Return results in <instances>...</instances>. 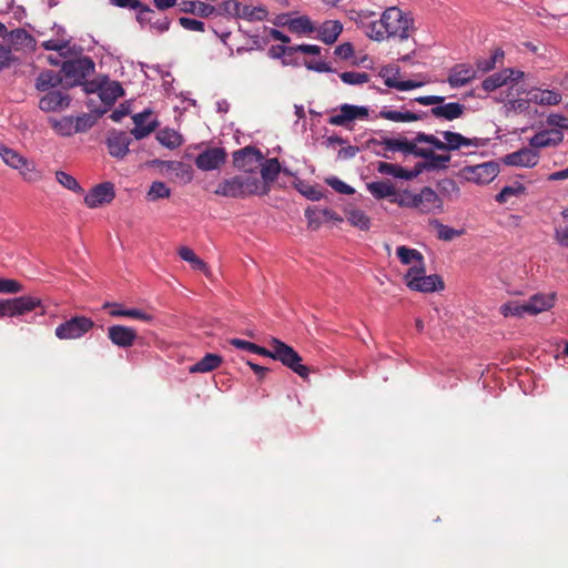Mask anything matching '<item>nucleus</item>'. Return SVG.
Here are the masks:
<instances>
[{
  "label": "nucleus",
  "instance_id": "f03ea898",
  "mask_svg": "<svg viewBox=\"0 0 568 568\" xmlns=\"http://www.w3.org/2000/svg\"><path fill=\"white\" fill-rule=\"evenodd\" d=\"M264 183H260L256 175L240 174L221 181L215 190V194L244 199L251 195H260V189Z\"/></svg>",
  "mask_w": 568,
  "mask_h": 568
},
{
  "label": "nucleus",
  "instance_id": "7ed1b4c3",
  "mask_svg": "<svg viewBox=\"0 0 568 568\" xmlns=\"http://www.w3.org/2000/svg\"><path fill=\"white\" fill-rule=\"evenodd\" d=\"M442 135L445 141L439 140L434 134H427L424 132H418L416 134L417 142H425L432 145L434 149L439 151H456L460 148H469V146H484L486 144V140L480 138H466L460 133H456L453 131H443Z\"/></svg>",
  "mask_w": 568,
  "mask_h": 568
},
{
  "label": "nucleus",
  "instance_id": "a19ab883",
  "mask_svg": "<svg viewBox=\"0 0 568 568\" xmlns=\"http://www.w3.org/2000/svg\"><path fill=\"white\" fill-rule=\"evenodd\" d=\"M233 6L236 9L237 14L250 21H262L267 16V10L263 7L244 6L240 12V4L237 2H233Z\"/></svg>",
  "mask_w": 568,
  "mask_h": 568
},
{
  "label": "nucleus",
  "instance_id": "de8ad7c7",
  "mask_svg": "<svg viewBox=\"0 0 568 568\" xmlns=\"http://www.w3.org/2000/svg\"><path fill=\"white\" fill-rule=\"evenodd\" d=\"M230 344L233 345L236 348L245 349V351H248L251 353L258 354V355H262V356H265V357H270V355H271V349H267L265 347H262L260 345H256L254 343H251V342H247V341H244V339L232 338L230 341Z\"/></svg>",
  "mask_w": 568,
  "mask_h": 568
},
{
  "label": "nucleus",
  "instance_id": "dca6fc26",
  "mask_svg": "<svg viewBox=\"0 0 568 568\" xmlns=\"http://www.w3.org/2000/svg\"><path fill=\"white\" fill-rule=\"evenodd\" d=\"M115 197L114 185L111 182H103L93 186L84 196V204L94 209L111 203Z\"/></svg>",
  "mask_w": 568,
  "mask_h": 568
},
{
  "label": "nucleus",
  "instance_id": "ddd939ff",
  "mask_svg": "<svg viewBox=\"0 0 568 568\" xmlns=\"http://www.w3.org/2000/svg\"><path fill=\"white\" fill-rule=\"evenodd\" d=\"M61 71L70 80V84L81 83L88 75L94 72V63L88 57L63 62Z\"/></svg>",
  "mask_w": 568,
  "mask_h": 568
},
{
  "label": "nucleus",
  "instance_id": "4468645a",
  "mask_svg": "<svg viewBox=\"0 0 568 568\" xmlns=\"http://www.w3.org/2000/svg\"><path fill=\"white\" fill-rule=\"evenodd\" d=\"M0 158L10 168L19 170L26 180H33V166L19 152L3 144H0Z\"/></svg>",
  "mask_w": 568,
  "mask_h": 568
},
{
  "label": "nucleus",
  "instance_id": "6e6d98bb",
  "mask_svg": "<svg viewBox=\"0 0 568 568\" xmlns=\"http://www.w3.org/2000/svg\"><path fill=\"white\" fill-rule=\"evenodd\" d=\"M73 121L74 133L87 132L95 123L94 118L87 113L75 118L73 116Z\"/></svg>",
  "mask_w": 568,
  "mask_h": 568
},
{
  "label": "nucleus",
  "instance_id": "5fc2aeb1",
  "mask_svg": "<svg viewBox=\"0 0 568 568\" xmlns=\"http://www.w3.org/2000/svg\"><path fill=\"white\" fill-rule=\"evenodd\" d=\"M341 80L346 84H363L368 82L369 75L366 72L345 71L339 74Z\"/></svg>",
  "mask_w": 568,
  "mask_h": 568
},
{
  "label": "nucleus",
  "instance_id": "f257e3e1",
  "mask_svg": "<svg viewBox=\"0 0 568 568\" xmlns=\"http://www.w3.org/2000/svg\"><path fill=\"white\" fill-rule=\"evenodd\" d=\"M419 143L420 142L416 141V136L412 141L406 138H386L382 141L377 139H371L368 141V144L382 145L384 148V153L376 152V154L385 159H390V156L387 154L388 151H399L404 154H413L416 158L424 159L425 161L423 166L426 168V171L447 169L450 161L449 154H437L434 152L433 146H418Z\"/></svg>",
  "mask_w": 568,
  "mask_h": 568
},
{
  "label": "nucleus",
  "instance_id": "1a4fd4ad",
  "mask_svg": "<svg viewBox=\"0 0 568 568\" xmlns=\"http://www.w3.org/2000/svg\"><path fill=\"white\" fill-rule=\"evenodd\" d=\"M3 40L7 43V48H10L14 54L32 53L37 49L36 38L23 28H16L11 31L7 30Z\"/></svg>",
  "mask_w": 568,
  "mask_h": 568
},
{
  "label": "nucleus",
  "instance_id": "4c0bfd02",
  "mask_svg": "<svg viewBox=\"0 0 568 568\" xmlns=\"http://www.w3.org/2000/svg\"><path fill=\"white\" fill-rule=\"evenodd\" d=\"M73 116H63L61 119L50 118L51 128L61 136H71L74 134Z\"/></svg>",
  "mask_w": 568,
  "mask_h": 568
},
{
  "label": "nucleus",
  "instance_id": "e2e57ef3",
  "mask_svg": "<svg viewBox=\"0 0 568 568\" xmlns=\"http://www.w3.org/2000/svg\"><path fill=\"white\" fill-rule=\"evenodd\" d=\"M326 183L334 189L336 192L345 195L354 194L355 190L337 178H331L326 180Z\"/></svg>",
  "mask_w": 568,
  "mask_h": 568
},
{
  "label": "nucleus",
  "instance_id": "2f4dec72",
  "mask_svg": "<svg viewBox=\"0 0 568 568\" xmlns=\"http://www.w3.org/2000/svg\"><path fill=\"white\" fill-rule=\"evenodd\" d=\"M379 116L394 122H414L427 116V113H415L412 111L382 110Z\"/></svg>",
  "mask_w": 568,
  "mask_h": 568
},
{
  "label": "nucleus",
  "instance_id": "a211bd4d",
  "mask_svg": "<svg viewBox=\"0 0 568 568\" xmlns=\"http://www.w3.org/2000/svg\"><path fill=\"white\" fill-rule=\"evenodd\" d=\"M226 152L222 148H211L200 153L195 159V165L202 171L217 169L225 162Z\"/></svg>",
  "mask_w": 568,
  "mask_h": 568
},
{
  "label": "nucleus",
  "instance_id": "423d86ee",
  "mask_svg": "<svg viewBox=\"0 0 568 568\" xmlns=\"http://www.w3.org/2000/svg\"><path fill=\"white\" fill-rule=\"evenodd\" d=\"M424 265H413L405 274V283L412 290L423 293L443 291L445 284L443 278L437 275H426Z\"/></svg>",
  "mask_w": 568,
  "mask_h": 568
},
{
  "label": "nucleus",
  "instance_id": "aec40b11",
  "mask_svg": "<svg viewBox=\"0 0 568 568\" xmlns=\"http://www.w3.org/2000/svg\"><path fill=\"white\" fill-rule=\"evenodd\" d=\"M109 154L115 159H123L129 153L131 139L123 131H112L106 138Z\"/></svg>",
  "mask_w": 568,
  "mask_h": 568
},
{
  "label": "nucleus",
  "instance_id": "79ce46f5",
  "mask_svg": "<svg viewBox=\"0 0 568 568\" xmlns=\"http://www.w3.org/2000/svg\"><path fill=\"white\" fill-rule=\"evenodd\" d=\"M397 256L403 264H412L415 265H424V257L420 252L415 248H409L407 246H398L397 247Z\"/></svg>",
  "mask_w": 568,
  "mask_h": 568
},
{
  "label": "nucleus",
  "instance_id": "69168bd1",
  "mask_svg": "<svg viewBox=\"0 0 568 568\" xmlns=\"http://www.w3.org/2000/svg\"><path fill=\"white\" fill-rule=\"evenodd\" d=\"M503 52L496 51L494 55H491L489 59H480L477 60L476 67L478 71L481 72H488L493 70L496 65V61L498 57H503Z\"/></svg>",
  "mask_w": 568,
  "mask_h": 568
},
{
  "label": "nucleus",
  "instance_id": "473e14b6",
  "mask_svg": "<svg viewBox=\"0 0 568 568\" xmlns=\"http://www.w3.org/2000/svg\"><path fill=\"white\" fill-rule=\"evenodd\" d=\"M62 77L60 73L54 72L53 70L42 71L37 80L36 88L39 91H49L50 89L57 88L62 83Z\"/></svg>",
  "mask_w": 568,
  "mask_h": 568
},
{
  "label": "nucleus",
  "instance_id": "49530a36",
  "mask_svg": "<svg viewBox=\"0 0 568 568\" xmlns=\"http://www.w3.org/2000/svg\"><path fill=\"white\" fill-rule=\"evenodd\" d=\"M109 2L112 6L119 7V8H129L133 10H139L138 19H143V16L145 13H151L152 10L143 4L140 0H109Z\"/></svg>",
  "mask_w": 568,
  "mask_h": 568
},
{
  "label": "nucleus",
  "instance_id": "864d4df0",
  "mask_svg": "<svg viewBox=\"0 0 568 568\" xmlns=\"http://www.w3.org/2000/svg\"><path fill=\"white\" fill-rule=\"evenodd\" d=\"M171 194L170 189L165 185V183L155 181L151 184L150 190L148 192V199L150 201H156L160 199H168Z\"/></svg>",
  "mask_w": 568,
  "mask_h": 568
},
{
  "label": "nucleus",
  "instance_id": "39448f33",
  "mask_svg": "<svg viewBox=\"0 0 568 568\" xmlns=\"http://www.w3.org/2000/svg\"><path fill=\"white\" fill-rule=\"evenodd\" d=\"M381 24L385 29L387 37H398L400 40H406L413 27V19L397 7L392 6L383 12Z\"/></svg>",
  "mask_w": 568,
  "mask_h": 568
},
{
  "label": "nucleus",
  "instance_id": "8fccbe9b",
  "mask_svg": "<svg viewBox=\"0 0 568 568\" xmlns=\"http://www.w3.org/2000/svg\"><path fill=\"white\" fill-rule=\"evenodd\" d=\"M526 308V303L509 302L500 306V313L506 317H523L525 314H528V310Z\"/></svg>",
  "mask_w": 568,
  "mask_h": 568
},
{
  "label": "nucleus",
  "instance_id": "a878e982",
  "mask_svg": "<svg viewBox=\"0 0 568 568\" xmlns=\"http://www.w3.org/2000/svg\"><path fill=\"white\" fill-rule=\"evenodd\" d=\"M476 77L477 70L469 64L460 63L450 69L447 82L452 88H460L468 84Z\"/></svg>",
  "mask_w": 568,
  "mask_h": 568
},
{
  "label": "nucleus",
  "instance_id": "7c9ffc66",
  "mask_svg": "<svg viewBox=\"0 0 568 568\" xmlns=\"http://www.w3.org/2000/svg\"><path fill=\"white\" fill-rule=\"evenodd\" d=\"M530 101L539 105H557L561 102V94L555 90H531Z\"/></svg>",
  "mask_w": 568,
  "mask_h": 568
},
{
  "label": "nucleus",
  "instance_id": "c85d7f7f",
  "mask_svg": "<svg viewBox=\"0 0 568 568\" xmlns=\"http://www.w3.org/2000/svg\"><path fill=\"white\" fill-rule=\"evenodd\" d=\"M429 112L435 118H442L447 121H454L464 114L465 105L458 102H443L442 104L433 106Z\"/></svg>",
  "mask_w": 568,
  "mask_h": 568
},
{
  "label": "nucleus",
  "instance_id": "a18cd8bd",
  "mask_svg": "<svg viewBox=\"0 0 568 568\" xmlns=\"http://www.w3.org/2000/svg\"><path fill=\"white\" fill-rule=\"evenodd\" d=\"M346 220L355 227L362 231H367L371 227V220L361 210H351L346 213Z\"/></svg>",
  "mask_w": 568,
  "mask_h": 568
},
{
  "label": "nucleus",
  "instance_id": "2eb2a0df",
  "mask_svg": "<svg viewBox=\"0 0 568 568\" xmlns=\"http://www.w3.org/2000/svg\"><path fill=\"white\" fill-rule=\"evenodd\" d=\"M366 118H368V109L366 106L344 103L339 106V113L328 119V123L331 125L349 128L351 122L354 120Z\"/></svg>",
  "mask_w": 568,
  "mask_h": 568
},
{
  "label": "nucleus",
  "instance_id": "4be33fe9",
  "mask_svg": "<svg viewBox=\"0 0 568 568\" xmlns=\"http://www.w3.org/2000/svg\"><path fill=\"white\" fill-rule=\"evenodd\" d=\"M150 111H143L132 116L134 128L131 130V134L136 140H142L150 135L158 126V121L151 119Z\"/></svg>",
  "mask_w": 568,
  "mask_h": 568
},
{
  "label": "nucleus",
  "instance_id": "bb28decb",
  "mask_svg": "<svg viewBox=\"0 0 568 568\" xmlns=\"http://www.w3.org/2000/svg\"><path fill=\"white\" fill-rule=\"evenodd\" d=\"M523 75V72L515 71L513 69H505L501 72L494 73L489 77H487L483 83L481 87L485 91L491 92L505 84L508 83L509 80L516 81Z\"/></svg>",
  "mask_w": 568,
  "mask_h": 568
},
{
  "label": "nucleus",
  "instance_id": "680f3d73",
  "mask_svg": "<svg viewBox=\"0 0 568 568\" xmlns=\"http://www.w3.org/2000/svg\"><path fill=\"white\" fill-rule=\"evenodd\" d=\"M546 123L548 126H552L554 129L558 130H568V118L558 114V113H551L547 116Z\"/></svg>",
  "mask_w": 568,
  "mask_h": 568
},
{
  "label": "nucleus",
  "instance_id": "052dcab7",
  "mask_svg": "<svg viewBox=\"0 0 568 568\" xmlns=\"http://www.w3.org/2000/svg\"><path fill=\"white\" fill-rule=\"evenodd\" d=\"M22 288V284L17 280L0 277V293L16 294L21 292Z\"/></svg>",
  "mask_w": 568,
  "mask_h": 568
},
{
  "label": "nucleus",
  "instance_id": "5701e85b",
  "mask_svg": "<svg viewBox=\"0 0 568 568\" xmlns=\"http://www.w3.org/2000/svg\"><path fill=\"white\" fill-rule=\"evenodd\" d=\"M261 176L260 183H264L263 186L260 189V195H265L270 192L271 186L270 184L276 181L280 172H281V165L276 158L263 160L261 162Z\"/></svg>",
  "mask_w": 568,
  "mask_h": 568
},
{
  "label": "nucleus",
  "instance_id": "72a5a7b5",
  "mask_svg": "<svg viewBox=\"0 0 568 568\" xmlns=\"http://www.w3.org/2000/svg\"><path fill=\"white\" fill-rule=\"evenodd\" d=\"M223 359L220 355L207 353L204 357H202L199 362L190 367V373H209L222 364Z\"/></svg>",
  "mask_w": 568,
  "mask_h": 568
},
{
  "label": "nucleus",
  "instance_id": "3c124183",
  "mask_svg": "<svg viewBox=\"0 0 568 568\" xmlns=\"http://www.w3.org/2000/svg\"><path fill=\"white\" fill-rule=\"evenodd\" d=\"M363 29L365 30L366 36L374 41L382 42L387 38V33L382 27L381 20L366 23V27Z\"/></svg>",
  "mask_w": 568,
  "mask_h": 568
},
{
  "label": "nucleus",
  "instance_id": "0e129e2a",
  "mask_svg": "<svg viewBox=\"0 0 568 568\" xmlns=\"http://www.w3.org/2000/svg\"><path fill=\"white\" fill-rule=\"evenodd\" d=\"M268 54L273 59L288 58L294 54L293 45H272Z\"/></svg>",
  "mask_w": 568,
  "mask_h": 568
},
{
  "label": "nucleus",
  "instance_id": "6ab92c4d",
  "mask_svg": "<svg viewBox=\"0 0 568 568\" xmlns=\"http://www.w3.org/2000/svg\"><path fill=\"white\" fill-rule=\"evenodd\" d=\"M562 131L551 126V129L541 130L531 136L529 146L537 151L538 149L557 146L562 143Z\"/></svg>",
  "mask_w": 568,
  "mask_h": 568
},
{
  "label": "nucleus",
  "instance_id": "603ef678",
  "mask_svg": "<svg viewBox=\"0 0 568 568\" xmlns=\"http://www.w3.org/2000/svg\"><path fill=\"white\" fill-rule=\"evenodd\" d=\"M57 181L64 186L65 189L73 191L75 193H82L83 189L79 184V182L69 173L63 171H58L55 173Z\"/></svg>",
  "mask_w": 568,
  "mask_h": 568
},
{
  "label": "nucleus",
  "instance_id": "cd10ccee",
  "mask_svg": "<svg viewBox=\"0 0 568 568\" xmlns=\"http://www.w3.org/2000/svg\"><path fill=\"white\" fill-rule=\"evenodd\" d=\"M556 294L555 293H537L529 297L526 302V310L528 314L537 315L541 312L550 310L555 305Z\"/></svg>",
  "mask_w": 568,
  "mask_h": 568
},
{
  "label": "nucleus",
  "instance_id": "f704fd0d",
  "mask_svg": "<svg viewBox=\"0 0 568 568\" xmlns=\"http://www.w3.org/2000/svg\"><path fill=\"white\" fill-rule=\"evenodd\" d=\"M282 24L286 26L290 29V31L301 34H310L315 31V28L311 19L306 16L290 19L283 22Z\"/></svg>",
  "mask_w": 568,
  "mask_h": 568
},
{
  "label": "nucleus",
  "instance_id": "f8f14e48",
  "mask_svg": "<svg viewBox=\"0 0 568 568\" xmlns=\"http://www.w3.org/2000/svg\"><path fill=\"white\" fill-rule=\"evenodd\" d=\"M41 306V300L36 296H20L0 302V316H21Z\"/></svg>",
  "mask_w": 568,
  "mask_h": 568
},
{
  "label": "nucleus",
  "instance_id": "4d7b16f0",
  "mask_svg": "<svg viewBox=\"0 0 568 568\" xmlns=\"http://www.w3.org/2000/svg\"><path fill=\"white\" fill-rule=\"evenodd\" d=\"M376 13L374 11H369V10H348L347 11V17L349 20L354 21L358 28H365L366 27V20L373 16H375Z\"/></svg>",
  "mask_w": 568,
  "mask_h": 568
},
{
  "label": "nucleus",
  "instance_id": "f3484780",
  "mask_svg": "<svg viewBox=\"0 0 568 568\" xmlns=\"http://www.w3.org/2000/svg\"><path fill=\"white\" fill-rule=\"evenodd\" d=\"M506 165L534 168L539 162V152L530 148H521L516 152L505 155L503 159Z\"/></svg>",
  "mask_w": 568,
  "mask_h": 568
},
{
  "label": "nucleus",
  "instance_id": "c756f323",
  "mask_svg": "<svg viewBox=\"0 0 568 568\" xmlns=\"http://www.w3.org/2000/svg\"><path fill=\"white\" fill-rule=\"evenodd\" d=\"M343 26L337 20H327L317 29V37L326 44H333L339 37Z\"/></svg>",
  "mask_w": 568,
  "mask_h": 568
},
{
  "label": "nucleus",
  "instance_id": "9b49d317",
  "mask_svg": "<svg viewBox=\"0 0 568 568\" xmlns=\"http://www.w3.org/2000/svg\"><path fill=\"white\" fill-rule=\"evenodd\" d=\"M499 173V165L494 161L477 165H468L460 170V176L476 184H488Z\"/></svg>",
  "mask_w": 568,
  "mask_h": 568
},
{
  "label": "nucleus",
  "instance_id": "c03bdc74",
  "mask_svg": "<svg viewBox=\"0 0 568 568\" xmlns=\"http://www.w3.org/2000/svg\"><path fill=\"white\" fill-rule=\"evenodd\" d=\"M377 172L384 175H392L398 179L408 180L409 175L407 174V170L400 165L388 163V162H378Z\"/></svg>",
  "mask_w": 568,
  "mask_h": 568
},
{
  "label": "nucleus",
  "instance_id": "bf43d9fd",
  "mask_svg": "<svg viewBox=\"0 0 568 568\" xmlns=\"http://www.w3.org/2000/svg\"><path fill=\"white\" fill-rule=\"evenodd\" d=\"M439 192L443 195H447L450 197H458L460 190L457 183L452 179H444L438 183Z\"/></svg>",
  "mask_w": 568,
  "mask_h": 568
},
{
  "label": "nucleus",
  "instance_id": "774afa93",
  "mask_svg": "<svg viewBox=\"0 0 568 568\" xmlns=\"http://www.w3.org/2000/svg\"><path fill=\"white\" fill-rule=\"evenodd\" d=\"M179 21H180V24L185 30L200 31V32L204 31V22H202L201 20H196V19H193V18L182 17V18H180Z\"/></svg>",
  "mask_w": 568,
  "mask_h": 568
},
{
  "label": "nucleus",
  "instance_id": "393cba45",
  "mask_svg": "<svg viewBox=\"0 0 568 568\" xmlns=\"http://www.w3.org/2000/svg\"><path fill=\"white\" fill-rule=\"evenodd\" d=\"M69 104L70 97L61 90L48 91L39 101V108L44 112L59 111Z\"/></svg>",
  "mask_w": 568,
  "mask_h": 568
},
{
  "label": "nucleus",
  "instance_id": "09e8293b",
  "mask_svg": "<svg viewBox=\"0 0 568 568\" xmlns=\"http://www.w3.org/2000/svg\"><path fill=\"white\" fill-rule=\"evenodd\" d=\"M18 63H20V58L12 53L6 44L0 43V73Z\"/></svg>",
  "mask_w": 568,
  "mask_h": 568
},
{
  "label": "nucleus",
  "instance_id": "20e7f679",
  "mask_svg": "<svg viewBox=\"0 0 568 568\" xmlns=\"http://www.w3.org/2000/svg\"><path fill=\"white\" fill-rule=\"evenodd\" d=\"M271 347V358L281 362L301 378H308L311 368L302 364V357L292 346L277 338H272Z\"/></svg>",
  "mask_w": 568,
  "mask_h": 568
},
{
  "label": "nucleus",
  "instance_id": "0eeeda50",
  "mask_svg": "<svg viewBox=\"0 0 568 568\" xmlns=\"http://www.w3.org/2000/svg\"><path fill=\"white\" fill-rule=\"evenodd\" d=\"M402 204L417 209L423 214L443 212L444 209L442 197L429 186H424L417 194H407Z\"/></svg>",
  "mask_w": 568,
  "mask_h": 568
},
{
  "label": "nucleus",
  "instance_id": "9d476101",
  "mask_svg": "<svg viewBox=\"0 0 568 568\" xmlns=\"http://www.w3.org/2000/svg\"><path fill=\"white\" fill-rule=\"evenodd\" d=\"M264 160L262 152L255 146H245L233 153V165L244 174L256 175V171Z\"/></svg>",
  "mask_w": 568,
  "mask_h": 568
},
{
  "label": "nucleus",
  "instance_id": "412c9836",
  "mask_svg": "<svg viewBox=\"0 0 568 568\" xmlns=\"http://www.w3.org/2000/svg\"><path fill=\"white\" fill-rule=\"evenodd\" d=\"M95 90L99 91L101 101L108 106L112 105L118 100V98L124 93L121 84L115 81L100 84L97 88L94 83H88L85 85V91L89 93L94 92Z\"/></svg>",
  "mask_w": 568,
  "mask_h": 568
},
{
  "label": "nucleus",
  "instance_id": "e433bc0d",
  "mask_svg": "<svg viewBox=\"0 0 568 568\" xmlns=\"http://www.w3.org/2000/svg\"><path fill=\"white\" fill-rule=\"evenodd\" d=\"M367 189L375 199H385L396 194L395 186L386 181L371 182Z\"/></svg>",
  "mask_w": 568,
  "mask_h": 568
},
{
  "label": "nucleus",
  "instance_id": "ea45409f",
  "mask_svg": "<svg viewBox=\"0 0 568 568\" xmlns=\"http://www.w3.org/2000/svg\"><path fill=\"white\" fill-rule=\"evenodd\" d=\"M526 187L524 184L516 182L511 185H507L495 196L496 202L499 204L507 203L511 197H518L525 194Z\"/></svg>",
  "mask_w": 568,
  "mask_h": 568
},
{
  "label": "nucleus",
  "instance_id": "58836bf2",
  "mask_svg": "<svg viewBox=\"0 0 568 568\" xmlns=\"http://www.w3.org/2000/svg\"><path fill=\"white\" fill-rule=\"evenodd\" d=\"M179 256L183 260V261H186L189 262L192 267L194 270H197V271H201L203 273H207L209 272V267H207V264L201 260L194 252L192 248L187 247V246H182L180 250H179Z\"/></svg>",
  "mask_w": 568,
  "mask_h": 568
},
{
  "label": "nucleus",
  "instance_id": "37998d69",
  "mask_svg": "<svg viewBox=\"0 0 568 568\" xmlns=\"http://www.w3.org/2000/svg\"><path fill=\"white\" fill-rule=\"evenodd\" d=\"M430 225L437 229V237L442 241H452L464 234V230L453 229L438 220H432Z\"/></svg>",
  "mask_w": 568,
  "mask_h": 568
},
{
  "label": "nucleus",
  "instance_id": "13d9d810",
  "mask_svg": "<svg viewBox=\"0 0 568 568\" xmlns=\"http://www.w3.org/2000/svg\"><path fill=\"white\" fill-rule=\"evenodd\" d=\"M385 84L388 88H394V89H397L399 91H407V90H412V89H415V88H419L422 85L420 82H416V81H413V80L398 81V80H396L394 78H390V77H386Z\"/></svg>",
  "mask_w": 568,
  "mask_h": 568
},
{
  "label": "nucleus",
  "instance_id": "b1692460",
  "mask_svg": "<svg viewBox=\"0 0 568 568\" xmlns=\"http://www.w3.org/2000/svg\"><path fill=\"white\" fill-rule=\"evenodd\" d=\"M108 337L110 341L119 347H131L136 337V331L132 327L123 325H112L108 328Z\"/></svg>",
  "mask_w": 568,
  "mask_h": 568
},
{
  "label": "nucleus",
  "instance_id": "6e6552de",
  "mask_svg": "<svg viewBox=\"0 0 568 568\" xmlns=\"http://www.w3.org/2000/svg\"><path fill=\"white\" fill-rule=\"evenodd\" d=\"M94 327V322L87 316H73L55 327L54 334L59 339H77Z\"/></svg>",
  "mask_w": 568,
  "mask_h": 568
},
{
  "label": "nucleus",
  "instance_id": "c9c22d12",
  "mask_svg": "<svg viewBox=\"0 0 568 568\" xmlns=\"http://www.w3.org/2000/svg\"><path fill=\"white\" fill-rule=\"evenodd\" d=\"M156 140L168 149L174 150L179 148L182 142V135L173 129H163L156 133Z\"/></svg>",
  "mask_w": 568,
  "mask_h": 568
},
{
  "label": "nucleus",
  "instance_id": "338daca9",
  "mask_svg": "<svg viewBox=\"0 0 568 568\" xmlns=\"http://www.w3.org/2000/svg\"><path fill=\"white\" fill-rule=\"evenodd\" d=\"M321 214V210H313L310 207L305 210V216L311 229L316 230L321 226L323 222V215Z\"/></svg>",
  "mask_w": 568,
  "mask_h": 568
}]
</instances>
